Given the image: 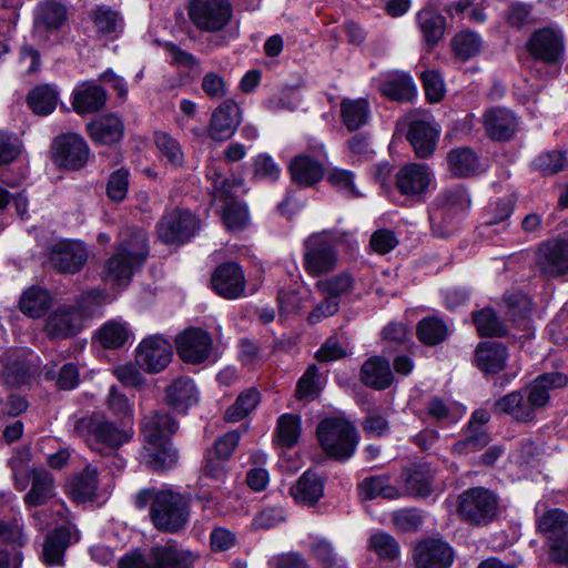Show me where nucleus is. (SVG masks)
I'll return each mask as SVG.
<instances>
[{
  "mask_svg": "<svg viewBox=\"0 0 568 568\" xmlns=\"http://www.w3.org/2000/svg\"><path fill=\"white\" fill-rule=\"evenodd\" d=\"M241 123V109L233 100H224L212 113L209 135L215 141L230 139Z\"/></svg>",
  "mask_w": 568,
  "mask_h": 568,
  "instance_id": "22",
  "label": "nucleus"
},
{
  "mask_svg": "<svg viewBox=\"0 0 568 568\" xmlns=\"http://www.w3.org/2000/svg\"><path fill=\"white\" fill-rule=\"evenodd\" d=\"M260 403V393L255 388L242 392L234 404L230 406L224 415L229 423H236L245 418Z\"/></svg>",
  "mask_w": 568,
  "mask_h": 568,
  "instance_id": "48",
  "label": "nucleus"
},
{
  "mask_svg": "<svg viewBox=\"0 0 568 568\" xmlns=\"http://www.w3.org/2000/svg\"><path fill=\"white\" fill-rule=\"evenodd\" d=\"M379 91L393 101L409 102L416 94V87L409 74L396 73L381 83Z\"/></svg>",
  "mask_w": 568,
  "mask_h": 568,
  "instance_id": "37",
  "label": "nucleus"
},
{
  "mask_svg": "<svg viewBox=\"0 0 568 568\" xmlns=\"http://www.w3.org/2000/svg\"><path fill=\"white\" fill-rule=\"evenodd\" d=\"M165 397L169 406L184 413L190 406L197 403L199 393L191 378L179 377L168 386Z\"/></svg>",
  "mask_w": 568,
  "mask_h": 568,
  "instance_id": "32",
  "label": "nucleus"
},
{
  "mask_svg": "<svg viewBox=\"0 0 568 568\" xmlns=\"http://www.w3.org/2000/svg\"><path fill=\"white\" fill-rule=\"evenodd\" d=\"M293 181L302 186L316 184L324 175L323 165L307 155L296 156L290 165Z\"/></svg>",
  "mask_w": 568,
  "mask_h": 568,
  "instance_id": "38",
  "label": "nucleus"
},
{
  "mask_svg": "<svg viewBox=\"0 0 568 568\" xmlns=\"http://www.w3.org/2000/svg\"><path fill=\"white\" fill-rule=\"evenodd\" d=\"M290 491L296 503L313 506L324 494V481L316 473L306 470Z\"/></svg>",
  "mask_w": 568,
  "mask_h": 568,
  "instance_id": "33",
  "label": "nucleus"
},
{
  "mask_svg": "<svg viewBox=\"0 0 568 568\" xmlns=\"http://www.w3.org/2000/svg\"><path fill=\"white\" fill-rule=\"evenodd\" d=\"M328 183L338 192L347 197H358L361 193L357 191L353 172L339 168H334L327 173Z\"/></svg>",
  "mask_w": 568,
  "mask_h": 568,
  "instance_id": "63",
  "label": "nucleus"
},
{
  "mask_svg": "<svg viewBox=\"0 0 568 568\" xmlns=\"http://www.w3.org/2000/svg\"><path fill=\"white\" fill-rule=\"evenodd\" d=\"M433 475L429 470L415 468L407 473L405 490L410 496L426 497L432 493Z\"/></svg>",
  "mask_w": 568,
  "mask_h": 568,
  "instance_id": "61",
  "label": "nucleus"
},
{
  "mask_svg": "<svg viewBox=\"0 0 568 568\" xmlns=\"http://www.w3.org/2000/svg\"><path fill=\"white\" fill-rule=\"evenodd\" d=\"M212 338L201 328H189L176 339V352L181 359L189 364H201L207 361L212 353Z\"/></svg>",
  "mask_w": 568,
  "mask_h": 568,
  "instance_id": "15",
  "label": "nucleus"
},
{
  "mask_svg": "<svg viewBox=\"0 0 568 568\" xmlns=\"http://www.w3.org/2000/svg\"><path fill=\"white\" fill-rule=\"evenodd\" d=\"M316 435L325 455L337 462L352 458L359 442L355 425L342 417L323 419L316 428Z\"/></svg>",
  "mask_w": 568,
  "mask_h": 568,
  "instance_id": "7",
  "label": "nucleus"
},
{
  "mask_svg": "<svg viewBox=\"0 0 568 568\" xmlns=\"http://www.w3.org/2000/svg\"><path fill=\"white\" fill-rule=\"evenodd\" d=\"M438 135V130L429 121L418 119L409 123L407 139L418 158L424 159L433 154Z\"/></svg>",
  "mask_w": 568,
  "mask_h": 568,
  "instance_id": "27",
  "label": "nucleus"
},
{
  "mask_svg": "<svg viewBox=\"0 0 568 568\" xmlns=\"http://www.w3.org/2000/svg\"><path fill=\"white\" fill-rule=\"evenodd\" d=\"M212 287L220 296L236 300L244 295L246 281L242 267L234 262L219 265L212 275Z\"/></svg>",
  "mask_w": 568,
  "mask_h": 568,
  "instance_id": "18",
  "label": "nucleus"
},
{
  "mask_svg": "<svg viewBox=\"0 0 568 568\" xmlns=\"http://www.w3.org/2000/svg\"><path fill=\"white\" fill-rule=\"evenodd\" d=\"M0 541L12 547L14 550L12 555L13 566L14 568H20L23 556L22 552L17 551L16 548L23 547L27 542L21 526H19L17 523H0Z\"/></svg>",
  "mask_w": 568,
  "mask_h": 568,
  "instance_id": "56",
  "label": "nucleus"
},
{
  "mask_svg": "<svg viewBox=\"0 0 568 568\" xmlns=\"http://www.w3.org/2000/svg\"><path fill=\"white\" fill-rule=\"evenodd\" d=\"M199 231V220L186 209L166 211L158 223V236L166 244H183Z\"/></svg>",
  "mask_w": 568,
  "mask_h": 568,
  "instance_id": "12",
  "label": "nucleus"
},
{
  "mask_svg": "<svg viewBox=\"0 0 568 568\" xmlns=\"http://www.w3.org/2000/svg\"><path fill=\"white\" fill-rule=\"evenodd\" d=\"M53 148L55 161L67 169L77 170L88 162L89 146L79 134L68 133L57 138Z\"/></svg>",
  "mask_w": 568,
  "mask_h": 568,
  "instance_id": "20",
  "label": "nucleus"
},
{
  "mask_svg": "<svg viewBox=\"0 0 568 568\" xmlns=\"http://www.w3.org/2000/svg\"><path fill=\"white\" fill-rule=\"evenodd\" d=\"M536 264L550 277L568 273V242L557 239L544 242L536 253Z\"/></svg>",
  "mask_w": 568,
  "mask_h": 568,
  "instance_id": "17",
  "label": "nucleus"
},
{
  "mask_svg": "<svg viewBox=\"0 0 568 568\" xmlns=\"http://www.w3.org/2000/svg\"><path fill=\"white\" fill-rule=\"evenodd\" d=\"M489 442L490 437L486 429L467 426L465 437L454 445L453 452L466 455L483 449Z\"/></svg>",
  "mask_w": 568,
  "mask_h": 568,
  "instance_id": "60",
  "label": "nucleus"
},
{
  "mask_svg": "<svg viewBox=\"0 0 568 568\" xmlns=\"http://www.w3.org/2000/svg\"><path fill=\"white\" fill-rule=\"evenodd\" d=\"M483 41L474 31H460L452 39V49L457 59L467 61L477 55L481 50Z\"/></svg>",
  "mask_w": 568,
  "mask_h": 568,
  "instance_id": "46",
  "label": "nucleus"
},
{
  "mask_svg": "<svg viewBox=\"0 0 568 568\" xmlns=\"http://www.w3.org/2000/svg\"><path fill=\"white\" fill-rule=\"evenodd\" d=\"M103 302V294L92 290L77 298V306H58L47 316L43 331L50 339L75 336L82 329V314L91 315Z\"/></svg>",
  "mask_w": 568,
  "mask_h": 568,
  "instance_id": "6",
  "label": "nucleus"
},
{
  "mask_svg": "<svg viewBox=\"0 0 568 568\" xmlns=\"http://www.w3.org/2000/svg\"><path fill=\"white\" fill-rule=\"evenodd\" d=\"M88 257L85 247L74 241H61L52 245L49 261L61 273H75Z\"/></svg>",
  "mask_w": 568,
  "mask_h": 568,
  "instance_id": "23",
  "label": "nucleus"
},
{
  "mask_svg": "<svg viewBox=\"0 0 568 568\" xmlns=\"http://www.w3.org/2000/svg\"><path fill=\"white\" fill-rule=\"evenodd\" d=\"M30 374V365L20 356L14 358L8 357L1 372L4 382L11 386L26 383Z\"/></svg>",
  "mask_w": 568,
  "mask_h": 568,
  "instance_id": "62",
  "label": "nucleus"
},
{
  "mask_svg": "<svg viewBox=\"0 0 568 568\" xmlns=\"http://www.w3.org/2000/svg\"><path fill=\"white\" fill-rule=\"evenodd\" d=\"M313 557L322 565V568H342L333 545L326 539H316L311 546Z\"/></svg>",
  "mask_w": 568,
  "mask_h": 568,
  "instance_id": "64",
  "label": "nucleus"
},
{
  "mask_svg": "<svg viewBox=\"0 0 568 568\" xmlns=\"http://www.w3.org/2000/svg\"><path fill=\"white\" fill-rule=\"evenodd\" d=\"M368 548L384 560H395L400 554L397 540L392 535L381 530L372 534L368 540Z\"/></svg>",
  "mask_w": 568,
  "mask_h": 568,
  "instance_id": "57",
  "label": "nucleus"
},
{
  "mask_svg": "<svg viewBox=\"0 0 568 568\" xmlns=\"http://www.w3.org/2000/svg\"><path fill=\"white\" fill-rule=\"evenodd\" d=\"M361 381L374 389H385L393 382V373L388 361L374 356L364 362L361 368Z\"/></svg>",
  "mask_w": 568,
  "mask_h": 568,
  "instance_id": "34",
  "label": "nucleus"
},
{
  "mask_svg": "<svg viewBox=\"0 0 568 568\" xmlns=\"http://www.w3.org/2000/svg\"><path fill=\"white\" fill-rule=\"evenodd\" d=\"M196 556L169 540L163 545H155L150 550L146 561L140 555H126L120 560V568H191Z\"/></svg>",
  "mask_w": 568,
  "mask_h": 568,
  "instance_id": "10",
  "label": "nucleus"
},
{
  "mask_svg": "<svg viewBox=\"0 0 568 568\" xmlns=\"http://www.w3.org/2000/svg\"><path fill=\"white\" fill-rule=\"evenodd\" d=\"M106 101L105 90L94 82H84L73 91L72 105L78 114L100 111Z\"/></svg>",
  "mask_w": 568,
  "mask_h": 568,
  "instance_id": "29",
  "label": "nucleus"
},
{
  "mask_svg": "<svg viewBox=\"0 0 568 568\" xmlns=\"http://www.w3.org/2000/svg\"><path fill=\"white\" fill-rule=\"evenodd\" d=\"M91 17L97 31L101 34H114L122 30L123 23L120 14L110 7H98L92 11Z\"/></svg>",
  "mask_w": 568,
  "mask_h": 568,
  "instance_id": "54",
  "label": "nucleus"
},
{
  "mask_svg": "<svg viewBox=\"0 0 568 568\" xmlns=\"http://www.w3.org/2000/svg\"><path fill=\"white\" fill-rule=\"evenodd\" d=\"M30 484L31 487L23 497L29 508L45 505L57 496L54 477L47 469L30 468Z\"/></svg>",
  "mask_w": 568,
  "mask_h": 568,
  "instance_id": "24",
  "label": "nucleus"
},
{
  "mask_svg": "<svg viewBox=\"0 0 568 568\" xmlns=\"http://www.w3.org/2000/svg\"><path fill=\"white\" fill-rule=\"evenodd\" d=\"M447 335L446 323L436 316L423 318L417 325V336L426 345H437L444 342Z\"/></svg>",
  "mask_w": 568,
  "mask_h": 568,
  "instance_id": "50",
  "label": "nucleus"
},
{
  "mask_svg": "<svg viewBox=\"0 0 568 568\" xmlns=\"http://www.w3.org/2000/svg\"><path fill=\"white\" fill-rule=\"evenodd\" d=\"M90 138L98 144L112 145L122 140L123 121L115 114L101 116L88 125Z\"/></svg>",
  "mask_w": 568,
  "mask_h": 568,
  "instance_id": "30",
  "label": "nucleus"
},
{
  "mask_svg": "<svg viewBox=\"0 0 568 568\" xmlns=\"http://www.w3.org/2000/svg\"><path fill=\"white\" fill-rule=\"evenodd\" d=\"M70 539L71 532L64 527L57 528L48 535L42 550V559L44 564L49 566L61 565L63 554L70 545Z\"/></svg>",
  "mask_w": 568,
  "mask_h": 568,
  "instance_id": "41",
  "label": "nucleus"
},
{
  "mask_svg": "<svg viewBox=\"0 0 568 568\" xmlns=\"http://www.w3.org/2000/svg\"><path fill=\"white\" fill-rule=\"evenodd\" d=\"M532 166L542 175H555L568 169L567 153L560 150L544 152L534 160Z\"/></svg>",
  "mask_w": 568,
  "mask_h": 568,
  "instance_id": "52",
  "label": "nucleus"
},
{
  "mask_svg": "<svg viewBox=\"0 0 568 568\" xmlns=\"http://www.w3.org/2000/svg\"><path fill=\"white\" fill-rule=\"evenodd\" d=\"M470 205V199L463 186L444 190L434 201L429 212V221L433 230L440 229L443 224H449Z\"/></svg>",
  "mask_w": 568,
  "mask_h": 568,
  "instance_id": "14",
  "label": "nucleus"
},
{
  "mask_svg": "<svg viewBox=\"0 0 568 568\" xmlns=\"http://www.w3.org/2000/svg\"><path fill=\"white\" fill-rule=\"evenodd\" d=\"M41 374L45 381H54L55 386L62 390L74 389L80 383V373L73 363H65L59 368L57 364H47Z\"/></svg>",
  "mask_w": 568,
  "mask_h": 568,
  "instance_id": "42",
  "label": "nucleus"
},
{
  "mask_svg": "<svg viewBox=\"0 0 568 568\" xmlns=\"http://www.w3.org/2000/svg\"><path fill=\"white\" fill-rule=\"evenodd\" d=\"M448 170L454 176L466 178L483 171L478 155L470 148H457L447 154Z\"/></svg>",
  "mask_w": 568,
  "mask_h": 568,
  "instance_id": "35",
  "label": "nucleus"
},
{
  "mask_svg": "<svg viewBox=\"0 0 568 568\" xmlns=\"http://www.w3.org/2000/svg\"><path fill=\"white\" fill-rule=\"evenodd\" d=\"M207 176L213 183V196L215 200L224 201L225 205L230 202H234L237 190L242 186V180L239 179H226L215 168H211L207 171Z\"/></svg>",
  "mask_w": 568,
  "mask_h": 568,
  "instance_id": "51",
  "label": "nucleus"
},
{
  "mask_svg": "<svg viewBox=\"0 0 568 568\" xmlns=\"http://www.w3.org/2000/svg\"><path fill=\"white\" fill-rule=\"evenodd\" d=\"M149 255L146 233L135 230L121 234L115 253L106 261L102 273L104 282H129Z\"/></svg>",
  "mask_w": 568,
  "mask_h": 568,
  "instance_id": "4",
  "label": "nucleus"
},
{
  "mask_svg": "<svg viewBox=\"0 0 568 568\" xmlns=\"http://www.w3.org/2000/svg\"><path fill=\"white\" fill-rule=\"evenodd\" d=\"M301 417L294 414H283L277 419L276 436L278 444L285 448L295 446L301 436Z\"/></svg>",
  "mask_w": 568,
  "mask_h": 568,
  "instance_id": "49",
  "label": "nucleus"
},
{
  "mask_svg": "<svg viewBox=\"0 0 568 568\" xmlns=\"http://www.w3.org/2000/svg\"><path fill=\"white\" fill-rule=\"evenodd\" d=\"M413 558L417 568H449L454 560V551L445 541L425 539L414 548Z\"/></svg>",
  "mask_w": 568,
  "mask_h": 568,
  "instance_id": "21",
  "label": "nucleus"
},
{
  "mask_svg": "<svg viewBox=\"0 0 568 568\" xmlns=\"http://www.w3.org/2000/svg\"><path fill=\"white\" fill-rule=\"evenodd\" d=\"M73 432L91 450L100 455H110L129 443L133 436L131 428L120 427L97 413L77 419Z\"/></svg>",
  "mask_w": 568,
  "mask_h": 568,
  "instance_id": "5",
  "label": "nucleus"
},
{
  "mask_svg": "<svg viewBox=\"0 0 568 568\" xmlns=\"http://www.w3.org/2000/svg\"><path fill=\"white\" fill-rule=\"evenodd\" d=\"M52 296L40 286H31L27 288L19 301L20 311L32 318L41 317L51 306Z\"/></svg>",
  "mask_w": 568,
  "mask_h": 568,
  "instance_id": "39",
  "label": "nucleus"
},
{
  "mask_svg": "<svg viewBox=\"0 0 568 568\" xmlns=\"http://www.w3.org/2000/svg\"><path fill=\"white\" fill-rule=\"evenodd\" d=\"M507 348L499 342H481L475 349L477 367L486 374H497L506 366Z\"/></svg>",
  "mask_w": 568,
  "mask_h": 568,
  "instance_id": "28",
  "label": "nucleus"
},
{
  "mask_svg": "<svg viewBox=\"0 0 568 568\" xmlns=\"http://www.w3.org/2000/svg\"><path fill=\"white\" fill-rule=\"evenodd\" d=\"M353 234L339 229L312 233L304 241L303 266L312 277L333 272L337 266L336 246L349 243Z\"/></svg>",
  "mask_w": 568,
  "mask_h": 568,
  "instance_id": "3",
  "label": "nucleus"
},
{
  "mask_svg": "<svg viewBox=\"0 0 568 568\" xmlns=\"http://www.w3.org/2000/svg\"><path fill=\"white\" fill-rule=\"evenodd\" d=\"M371 116L369 103L365 99H343L341 101V118L349 131L359 130Z\"/></svg>",
  "mask_w": 568,
  "mask_h": 568,
  "instance_id": "40",
  "label": "nucleus"
},
{
  "mask_svg": "<svg viewBox=\"0 0 568 568\" xmlns=\"http://www.w3.org/2000/svg\"><path fill=\"white\" fill-rule=\"evenodd\" d=\"M416 23L429 49L434 48L445 33L446 19L434 10H420L416 16Z\"/></svg>",
  "mask_w": 568,
  "mask_h": 568,
  "instance_id": "36",
  "label": "nucleus"
},
{
  "mask_svg": "<svg viewBox=\"0 0 568 568\" xmlns=\"http://www.w3.org/2000/svg\"><path fill=\"white\" fill-rule=\"evenodd\" d=\"M315 286L322 295H328L339 301L343 295L353 290L354 278L348 273H339L336 276L317 281Z\"/></svg>",
  "mask_w": 568,
  "mask_h": 568,
  "instance_id": "53",
  "label": "nucleus"
},
{
  "mask_svg": "<svg viewBox=\"0 0 568 568\" xmlns=\"http://www.w3.org/2000/svg\"><path fill=\"white\" fill-rule=\"evenodd\" d=\"M27 102L36 114L48 115L57 106L58 92L50 85H40L29 92Z\"/></svg>",
  "mask_w": 568,
  "mask_h": 568,
  "instance_id": "47",
  "label": "nucleus"
},
{
  "mask_svg": "<svg viewBox=\"0 0 568 568\" xmlns=\"http://www.w3.org/2000/svg\"><path fill=\"white\" fill-rule=\"evenodd\" d=\"M213 454L210 453L207 456L205 464L203 466V474L199 478L197 490L195 494V498L202 503L209 504L215 500V490L221 486L216 485L211 489V485L207 483L209 479H213L217 483H221L225 477V467L224 459L214 458Z\"/></svg>",
  "mask_w": 568,
  "mask_h": 568,
  "instance_id": "31",
  "label": "nucleus"
},
{
  "mask_svg": "<svg viewBox=\"0 0 568 568\" xmlns=\"http://www.w3.org/2000/svg\"><path fill=\"white\" fill-rule=\"evenodd\" d=\"M474 322L480 336H504L507 333L506 326L489 307L476 312Z\"/></svg>",
  "mask_w": 568,
  "mask_h": 568,
  "instance_id": "58",
  "label": "nucleus"
},
{
  "mask_svg": "<svg viewBox=\"0 0 568 568\" xmlns=\"http://www.w3.org/2000/svg\"><path fill=\"white\" fill-rule=\"evenodd\" d=\"M456 510L463 521L487 526L499 515V498L485 487L468 488L458 496Z\"/></svg>",
  "mask_w": 568,
  "mask_h": 568,
  "instance_id": "9",
  "label": "nucleus"
},
{
  "mask_svg": "<svg viewBox=\"0 0 568 568\" xmlns=\"http://www.w3.org/2000/svg\"><path fill=\"white\" fill-rule=\"evenodd\" d=\"M131 331L128 323L111 320L104 323L98 332V338L104 348H120L130 338Z\"/></svg>",
  "mask_w": 568,
  "mask_h": 568,
  "instance_id": "45",
  "label": "nucleus"
},
{
  "mask_svg": "<svg viewBox=\"0 0 568 568\" xmlns=\"http://www.w3.org/2000/svg\"><path fill=\"white\" fill-rule=\"evenodd\" d=\"M98 485V469L88 465L81 473L69 479L65 491L74 503L92 501L97 497Z\"/></svg>",
  "mask_w": 568,
  "mask_h": 568,
  "instance_id": "26",
  "label": "nucleus"
},
{
  "mask_svg": "<svg viewBox=\"0 0 568 568\" xmlns=\"http://www.w3.org/2000/svg\"><path fill=\"white\" fill-rule=\"evenodd\" d=\"M187 14L197 30L220 32L230 23L233 7L230 0H190Z\"/></svg>",
  "mask_w": 568,
  "mask_h": 568,
  "instance_id": "11",
  "label": "nucleus"
},
{
  "mask_svg": "<svg viewBox=\"0 0 568 568\" xmlns=\"http://www.w3.org/2000/svg\"><path fill=\"white\" fill-rule=\"evenodd\" d=\"M150 516L156 529L169 534H176L189 521V503L179 493L161 490L154 495Z\"/></svg>",
  "mask_w": 568,
  "mask_h": 568,
  "instance_id": "8",
  "label": "nucleus"
},
{
  "mask_svg": "<svg viewBox=\"0 0 568 568\" xmlns=\"http://www.w3.org/2000/svg\"><path fill=\"white\" fill-rule=\"evenodd\" d=\"M567 384V374L556 371L542 373L524 388L498 398L493 405V413L497 416L507 415L520 424L535 423L538 414L548 407L551 394Z\"/></svg>",
  "mask_w": 568,
  "mask_h": 568,
  "instance_id": "1",
  "label": "nucleus"
},
{
  "mask_svg": "<svg viewBox=\"0 0 568 568\" xmlns=\"http://www.w3.org/2000/svg\"><path fill=\"white\" fill-rule=\"evenodd\" d=\"M359 494L365 499L383 497L385 499H396L402 496L400 490L390 485L389 477L385 475L371 476L364 478L358 484Z\"/></svg>",
  "mask_w": 568,
  "mask_h": 568,
  "instance_id": "43",
  "label": "nucleus"
},
{
  "mask_svg": "<svg viewBox=\"0 0 568 568\" xmlns=\"http://www.w3.org/2000/svg\"><path fill=\"white\" fill-rule=\"evenodd\" d=\"M538 529L550 540L568 536V515L560 509H549L538 520Z\"/></svg>",
  "mask_w": 568,
  "mask_h": 568,
  "instance_id": "44",
  "label": "nucleus"
},
{
  "mask_svg": "<svg viewBox=\"0 0 568 568\" xmlns=\"http://www.w3.org/2000/svg\"><path fill=\"white\" fill-rule=\"evenodd\" d=\"M154 143L161 155L173 166H181L184 162V153L176 139L163 131L154 133Z\"/></svg>",
  "mask_w": 568,
  "mask_h": 568,
  "instance_id": "55",
  "label": "nucleus"
},
{
  "mask_svg": "<svg viewBox=\"0 0 568 568\" xmlns=\"http://www.w3.org/2000/svg\"><path fill=\"white\" fill-rule=\"evenodd\" d=\"M528 52L546 63L557 62L564 52V38L559 30L550 27L536 30L527 42Z\"/></svg>",
  "mask_w": 568,
  "mask_h": 568,
  "instance_id": "16",
  "label": "nucleus"
},
{
  "mask_svg": "<svg viewBox=\"0 0 568 568\" xmlns=\"http://www.w3.org/2000/svg\"><path fill=\"white\" fill-rule=\"evenodd\" d=\"M433 172L425 164L410 163L402 166L395 176L398 192L408 197H419L428 190Z\"/></svg>",
  "mask_w": 568,
  "mask_h": 568,
  "instance_id": "19",
  "label": "nucleus"
},
{
  "mask_svg": "<svg viewBox=\"0 0 568 568\" xmlns=\"http://www.w3.org/2000/svg\"><path fill=\"white\" fill-rule=\"evenodd\" d=\"M172 345L163 335L143 338L135 349V361L141 369L150 374L162 372L172 359Z\"/></svg>",
  "mask_w": 568,
  "mask_h": 568,
  "instance_id": "13",
  "label": "nucleus"
},
{
  "mask_svg": "<svg viewBox=\"0 0 568 568\" xmlns=\"http://www.w3.org/2000/svg\"><path fill=\"white\" fill-rule=\"evenodd\" d=\"M484 126L489 138L496 141L510 140L518 126L515 114L506 108H493L484 114Z\"/></svg>",
  "mask_w": 568,
  "mask_h": 568,
  "instance_id": "25",
  "label": "nucleus"
},
{
  "mask_svg": "<svg viewBox=\"0 0 568 568\" xmlns=\"http://www.w3.org/2000/svg\"><path fill=\"white\" fill-rule=\"evenodd\" d=\"M38 19L48 29H59L67 19V9L58 0H47L38 7Z\"/></svg>",
  "mask_w": 568,
  "mask_h": 568,
  "instance_id": "59",
  "label": "nucleus"
},
{
  "mask_svg": "<svg viewBox=\"0 0 568 568\" xmlns=\"http://www.w3.org/2000/svg\"><path fill=\"white\" fill-rule=\"evenodd\" d=\"M179 425L168 413L153 412L145 416L142 424L143 448L141 463L152 471H162L173 467L178 462V452L170 437Z\"/></svg>",
  "mask_w": 568,
  "mask_h": 568,
  "instance_id": "2",
  "label": "nucleus"
}]
</instances>
